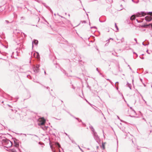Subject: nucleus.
Listing matches in <instances>:
<instances>
[{"instance_id": "f257e3e1", "label": "nucleus", "mask_w": 152, "mask_h": 152, "mask_svg": "<svg viewBox=\"0 0 152 152\" xmlns=\"http://www.w3.org/2000/svg\"><path fill=\"white\" fill-rule=\"evenodd\" d=\"M50 145L53 152H61V150H63L59 143L58 142H53L52 145H51L50 143Z\"/></svg>"}, {"instance_id": "f03ea898", "label": "nucleus", "mask_w": 152, "mask_h": 152, "mask_svg": "<svg viewBox=\"0 0 152 152\" xmlns=\"http://www.w3.org/2000/svg\"><path fill=\"white\" fill-rule=\"evenodd\" d=\"M39 119L38 125L41 126V128L44 130L47 129L48 127L44 126L46 122L45 119L43 117L40 118Z\"/></svg>"}, {"instance_id": "7ed1b4c3", "label": "nucleus", "mask_w": 152, "mask_h": 152, "mask_svg": "<svg viewBox=\"0 0 152 152\" xmlns=\"http://www.w3.org/2000/svg\"><path fill=\"white\" fill-rule=\"evenodd\" d=\"M39 119L38 125L41 126V128L44 130L47 129L48 127L44 126L46 122L45 119L43 117L40 118Z\"/></svg>"}, {"instance_id": "20e7f679", "label": "nucleus", "mask_w": 152, "mask_h": 152, "mask_svg": "<svg viewBox=\"0 0 152 152\" xmlns=\"http://www.w3.org/2000/svg\"><path fill=\"white\" fill-rule=\"evenodd\" d=\"M2 142L4 145H6L7 144H9L10 145L8 146L9 147L11 146L12 145L11 141L7 138L3 139L2 140Z\"/></svg>"}, {"instance_id": "39448f33", "label": "nucleus", "mask_w": 152, "mask_h": 152, "mask_svg": "<svg viewBox=\"0 0 152 152\" xmlns=\"http://www.w3.org/2000/svg\"><path fill=\"white\" fill-rule=\"evenodd\" d=\"M40 65L39 64H37L36 66H34L33 67V69L34 72L37 73L39 71V67Z\"/></svg>"}, {"instance_id": "423d86ee", "label": "nucleus", "mask_w": 152, "mask_h": 152, "mask_svg": "<svg viewBox=\"0 0 152 152\" xmlns=\"http://www.w3.org/2000/svg\"><path fill=\"white\" fill-rule=\"evenodd\" d=\"M146 15V14L145 12H141L137 13L136 14V16L137 17L144 16Z\"/></svg>"}, {"instance_id": "0eeeda50", "label": "nucleus", "mask_w": 152, "mask_h": 152, "mask_svg": "<svg viewBox=\"0 0 152 152\" xmlns=\"http://www.w3.org/2000/svg\"><path fill=\"white\" fill-rule=\"evenodd\" d=\"M14 146L17 149H18L19 147V144L18 142V140L15 138L14 139Z\"/></svg>"}, {"instance_id": "6e6552de", "label": "nucleus", "mask_w": 152, "mask_h": 152, "mask_svg": "<svg viewBox=\"0 0 152 152\" xmlns=\"http://www.w3.org/2000/svg\"><path fill=\"white\" fill-rule=\"evenodd\" d=\"M94 139L96 140L97 142H98L99 140V137L97 135L96 132H94V133H93Z\"/></svg>"}, {"instance_id": "1a4fd4ad", "label": "nucleus", "mask_w": 152, "mask_h": 152, "mask_svg": "<svg viewBox=\"0 0 152 152\" xmlns=\"http://www.w3.org/2000/svg\"><path fill=\"white\" fill-rule=\"evenodd\" d=\"M33 55L35 58H37L38 60H40L39 55L38 52H36L34 53Z\"/></svg>"}, {"instance_id": "9d476101", "label": "nucleus", "mask_w": 152, "mask_h": 152, "mask_svg": "<svg viewBox=\"0 0 152 152\" xmlns=\"http://www.w3.org/2000/svg\"><path fill=\"white\" fill-rule=\"evenodd\" d=\"M145 19L147 21L149 22L152 20V18L151 16L148 15L145 17Z\"/></svg>"}, {"instance_id": "9b49d317", "label": "nucleus", "mask_w": 152, "mask_h": 152, "mask_svg": "<svg viewBox=\"0 0 152 152\" xmlns=\"http://www.w3.org/2000/svg\"><path fill=\"white\" fill-rule=\"evenodd\" d=\"M32 139L36 141L38 140V137L37 135H34L31 138Z\"/></svg>"}, {"instance_id": "f8f14e48", "label": "nucleus", "mask_w": 152, "mask_h": 152, "mask_svg": "<svg viewBox=\"0 0 152 152\" xmlns=\"http://www.w3.org/2000/svg\"><path fill=\"white\" fill-rule=\"evenodd\" d=\"M67 113H69L71 116H72L73 117L75 118V119H77L79 122H81L82 120L80 119L79 118H76L74 116L72 115V114H70L69 113V112H67Z\"/></svg>"}, {"instance_id": "ddd939ff", "label": "nucleus", "mask_w": 152, "mask_h": 152, "mask_svg": "<svg viewBox=\"0 0 152 152\" xmlns=\"http://www.w3.org/2000/svg\"><path fill=\"white\" fill-rule=\"evenodd\" d=\"M143 26L145 28L151 27L152 28V23H150L148 24H145Z\"/></svg>"}, {"instance_id": "4468645a", "label": "nucleus", "mask_w": 152, "mask_h": 152, "mask_svg": "<svg viewBox=\"0 0 152 152\" xmlns=\"http://www.w3.org/2000/svg\"><path fill=\"white\" fill-rule=\"evenodd\" d=\"M38 41L37 40H34L32 42V46L33 47V44H34L35 45H37L38 44Z\"/></svg>"}, {"instance_id": "2eb2a0df", "label": "nucleus", "mask_w": 152, "mask_h": 152, "mask_svg": "<svg viewBox=\"0 0 152 152\" xmlns=\"http://www.w3.org/2000/svg\"><path fill=\"white\" fill-rule=\"evenodd\" d=\"M135 18L136 17L135 15H133L130 17V19L131 20H135Z\"/></svg>"}, {"instance_id": "dca6fc26", "label": "nucleus", "mask_w": 152, "mask_h": 152, "mask_svg": "<svg viewBox=\"0 0 152 152\" xmlns=\"http://www.w3.org/2000/svg\"><path fill=\"white\" fill-rule=\"evenodd\" d=\"M61 71L64 73L65 74V75H66L67 77L69 76L68 75V74L66 72V71L64 70L63 69H62Z\"/></svg>"}, {"instance_id": "f3484780", "label": "nucleus", "mask_w": 152, "mask_h": 152, "mask_svg": "<svg viewBox=\"0 0 152 152\" xmlns=\"http://www.w3.org/2000/svg\"><path fill=\"white\" fill-rule=\"evenodd\" d=\"M118 82H116L115 84V86L117 90L118 89Z\"/></svg>"}, {"instance_id": "a211bd4d", "label": "nucleus", "mask_w": 152, "mask_h": 152, "mask_svg": "<svg viewBox=\"0 0 152 152\" xmlns=\"http://www.w3.org/2000/svg\"><path fill=\"white\" fill-rule=\"evenodd\" d=\"M48 9L50 11L51 13L52 14L53 13V12L52 10L50 9V8L49 7H48Z\"/></svg>"}, {"instance_id": "6ab92c4d", "label": "nucleus", "mask_w": 152, "mask_h": 152, "mask_svg": "<svg viewBox=\"0 0 152 152\" xmlns=\"http://www.w3.org/2000/svg\"><path fill=\"white\" fill-rule=\"evenodd\" d=\"M115 28H116L117 30V31H118V27L117 26L116 24V23H115Z\"/></svg>"}, {"instance_id": "aec40b11", "label": "nucleus", "mask_w": 152, "mask_h": 152, "mask_svg": "<svg viewBox=\"0 0 152 152\" xmlns=\"http://www.w3.org/2000/svg\"><path fill=\"white\" fill-rule=\"evenodd\" d=\"M127 85L128 86L129 88L131 89V84H129L128 83H127Z\"/></svg>"}, {"instance_id": "412c9836", "label": "nucleus", "mask_w": 152, "mask_h": 152, "mask_svg": "<svg viewBox=\"0 0 152 152\" xmlns=\"http://www.w3.org/2000/svg\"><path fill=\"white\" fill-rule=\"evenodd\" d=\"M112 54L113 55L115 56H118L116 55L117 53L115 52L113 53H112Z\"/></svg>"}, {"instance_id": "4be33fe9", "label": "nucleus", "mask_w": 152, "mask_h": 152, "mask_svg": "<svg viewBox=\"0 0 152 152\" xmlns=\"http://www.w3.org/2000/svg\"><path fill=\"white\" fill-rule=\"evenodd\" d=\"M149 43L148 42L146 44H145V43H144L143 42L142 43V45H144V46H146V45H148L149 44Z\"/></svg>"}, {"instance_id": "5701e85b", "label": "nucleus", "mask_w": 152, "mask_h": 152, "mask_svg": "<svg viewBox=\"0 0 152 152\" xmlns=\"http://www.w3.org/2000/svg\"><path fill=\"white\" fill-rule=\"evenodd\" d=\"M136 20L137 21V22L138 23H140V22H142L143 21V20H138L137 19H136Z\"/></svg>"}, {"instance_id": "b1692460", "label": "nucleus", "mask_w": 152, "mask_h": 152, "mask_svg": "<svg viewBox=\"0 0 152 152\" xmlns=\"http://www.w3.org/2000/svg\"><path fill=\"white\" fill-rule=\"evenodd\" d=\"M136 20L137 21V22L138 23H140V22H142L143 21V20H138L137 19H136Z\"/></svg>"}, {"instance_id": "393cba45", "label": "nucleus", "mask_w": 152, "mask_h": 152, "mask_svg": "<svg viewBox=\"0 0 152 152\" xmlns=\"http://www.w3.org/2000/svg\"><path fill=\"white\" fill-rule=\"evenodd\" d=\"M91 131L93 133H92V134L93 133H94L95 132H96L95 131V130H94V128L93 129H92L91 130Z\"/></svg>"}, {"instance_id": "a878e982", "label": "nucleus", "mask_w": 152, "mask_h": 152, "mask_svg": "<svg viewBox=\"0 0 152 152\" xmlns=\"http://www.w3.org/2000/svg\"><path fill=\"white\" fill-rule=\"evenodd\" d=\"M147 14H149L151 16H152V12H148Z\"/></svg>"}, {"instance_id": "bb28decb", "label": "nucleus", "mask_w": 152, "mask_h": 152, "mask_svg": "<svg viewBox=\"0 0 152 152\" xmlns=\"http://www.w3.org/2000/svg\"><path fill=\"white\" fill-rule=\"evenodd\" d=\"M40 145H44V143L41 142H39L38 143Z\"/></svg>"}, {"instance_id": "cd10ccee", "label": "nucleus", "mask_w": 152, "mask_h": 152, "mask_svg": "<svg viewBox=\"0 0 152 152\" xmlns=\"http://www.w3.org/2000/svg\"><path fill=\"white\" fill-rule=\"evenodd\" d=\"M81 22H82V23H86V21L85 20L81 21Z\"/></svg>"}, {"instance_id": "c85d7f7f", "label": "nucleus", "mask_w": 152, "mask_h": 152, "mask_svg": "<svg viewBox=\"0 0 152 152\" xmlns=\"http://www.w3.org/2000/svg\"><path fill=\"white\" fill-rule=\"evenodd\" d=\"M89 128L91 129V130L92 129L94 128L91 125L89 126Z\"/></svg>"}, {"instance_id": "c756f323", "label": "nucleus", "mask_w": 152, "mask_h": 152, "mask_svg": "<svg viewBox=\"0 0 152 152\" xmlns=\"http://www.w3.org/2000/svg\"><path fill=\"white\" fill-rule=\"evenodd\" d=\"M27 77L28 78H29V79H31V76H30V75H27Z\"/></svg>"}, {"instance_id": "7c9ffc66", "label": "nucleus", "mask_w": 152, "mask_h": 152, "mask_svg": "<svg viewBox=\"0 0 152 152\" xmlns=\"http://www.w3.org/2000/svg\"><path fill=\"white\" fill-rule=\"evenodd\" d=\"M5 22V23H6L7 24H8V23H10V22L9 21L7 20H6Z\"/></svg>"}, {"instance_id": "2f4dec72", "label": "nucleus", "mask_w": 152, "mask_h": 152, "mask_svg": "<svg viewBox=\"0 0 152 152\" xmlns=\"http://www.w3.org/2000/svg\"><path fill=\"white\" fill-rule=\"evenodd\" d=\"M71 140V141L72 143L76 144L75 142V141L74 140Z\"/></svg>"}, {"instance_id": "473e14b6", "label": "nucleus", "mask_w": 152, "mask_h": 152, "mask_svg": "<svg viewBox=\"0 0 152 152\" xmlns=\"http://www.w3.org/2000/svg\"><path fill=\"white\" fill-rule=\"evenodd\" d=\"M106 80H108L112 84V82L110 79H106Z\"/></svg>"}, {"instance_id": "72a5a7b5", "label": "nucleus", "mask_w": 152, "mask_h": 152, "mask_svg": "<svg viewBox=\"0 0 152 152\" xmlns=\"http://www.w3.org/2000/svg\"><path fill=\"white\" fill-rule=\"evenodd\" d=\"M121 42H124V38H122L121 39Z\"/></svg>"}, {"instance_id": "f704fd0d", "label": "nucleus", "mask_w": 152, "mask_h": 152, "mask_svg": "<svg viewBox=\"0 0 152 152\" xmlns=\"http://www.w3.org/2000/svg\"><path fill=\"white\" fill-rule=\"evenodd\" d=\"M78 147H79V148L80 149V150L82 152H84L82 150V149H81L80 147L79 146H78Z\"/></svg>"}, {"instance_id": "c9c22d12", "label": "nucleus", "mask_w": 152, "mask_h": 152, "mask_svg": "<svg viewBox=\"0 0 152 152\" xmlns=\"http://www.w3.org/2000/svg\"><path fill=\"white\" fill-rule=\"evenodd\" d=\"M44 5L45 7H46V8H47L48 9V7H48V6L46 5V4H44Z\"/></svg>"}, {"instance_id": "e433bc0d", "label": "nucleus", "mask_w": 152, "mask_h": 152, "mask_svg": "<svg viewBox=\"0 0 152 152\" xmlns=\"http://www.w3.org/2000/svg\"><path fill=\"white\" fill-rule=\"evenodd\" d=\"M141 96L142 97V99H143V101H145V103H146V101H145L144 100V99H143V97L141 95Z\"/></svg>"}, {"instance_id": "4c0bfd02", "label": "nucleus", "mask_w": 152, "mask_h": 152, "mask_svg": "<svg viewBox=\"0 0 152 152\" xmlns=\"http://www.w3.org/2000/svg\"><path fill=\"white\" fill-rule=\"evenodd\" d=\"M134 40L137 43H137V39L136 38H134Z\"/></svg>"}, {"instance_id": "58836bf2", "label": "nucleus", "mask_w": 152, "mask_h": 152, "mask_svg": "<svg viewBox=\"0 0 152 152\" xmlns=\"http://www.w3.org/2000/svg\"><path fill=\"white\" fill-rule=\"evenodd\" d=\"M95 28V29H96V27H95V26L92 27H91V28Z\"/></svg>"}, {"instance_id": "ea45409f", "label": "nucleus", "mask_w": 152, "mask_h": 152, "mask_svg": "<svg viewBox=\"0 0 152 152\" xmlns=\"http://www.w3.org/2000/svg\"><path fill=\"white\" fill-rule=\"evenodd\" d=\"M57 15H58L59 16H60V17H61V18H64L63 17H62V16H60V15H59L58 13H57Z\"/></svg>"}, {"instance_id": "a19ab883", "label": "nucleus", "mask_w": 152, "mask_h": 152, "mask_svg": "<svg viewBox=\"0 0 152 152\" xmlns=\"http://www.w3.org/2000/svg\"><path fill=\"white\" fill-rule=\"evenodd\" d=\"M19 46H20L21 45V44L20 43H18L17 44Z\"/></svg>"}, {"instance_id": "79ce46f5", "label": "nucleus", "mask_w": 152, "mask_h": 152, "mask_svg": "<svg viewBox=\"0 0 152 152\" xmlns=\"http://www.w3.org/2000/svg\"><path fill=\"white\" fill-rule=\"evenodd\" d=\"M102 147L103 148H104V146L103 144H102Z\"/></svg>"}, {"instance_id": "37998d69", "label": "nucleus", "mask_w": 152, "mask_h": 152, "mask_svg": "<svg viewBox=\"0 0 152 152\" xmlns=\"http://www.w3.org/2000/svg\"><path fill=\"white\" fill-rule=\"evenodd\" d=\"M146 52L148 53V54H150V53L148 52V50H147L146 51Z\"/></svg>"}, {"instance_id": "c03bdc74", "label": "nucleus", "mask_w": 152, "mask_h": 152, "mask_svg": "<svg viewBox=\"0 0 152 152\" xmlns=\"http://www.w3.org/2000/svg\"><path fill=\"white\" fill-rule=\"evenodd\" d=\"M96 70L97 71L99 72V71L98 70V68H96Z\"/></svg>"}, {"instance_id": "a18cd8bd", "label": "nucleus", "mask_w": 152, "mask_h": 152, "mask_svg": "<svg viewBox=\"0 0 152 152\" xmlns=\"http://www.w3.org/2000/svg\"><path fill=\"white\" fill-rule=\"evenodd\" d=\"M23 34L24 35V36L25 37L26 36V35L24 33H23Z\"/></svg>"}, {"instance_id": "49530a36", "label": "nucleus", "mask_w": 152, "mask_h": 152, "mask_svg": "<svg viewBox=\"0 0 152 152\" xmlns=\"http://www.w3.org/2000/svg\"><path fill=\"white\" fill-rule=\"evenodd\" d=\"M46 88H47V89H49V88L48 87H46Z\"/></svg>"}, {"instance_id": "de8ad7c7", "label": "nucleus", "mask_w": 152, "mask_h": 152, "mask_svg": "<svg viewBox=\"0 0 152 152\" xmlns=\"http://www.w3.org/2000/svg\"><path fill=\"white\" fill-rule=\"evenodd\" d=\"M21 18H23V19H24V18H24V17H21Z\"/></svg>"}, {"instance_id": "09e8293b", "label": "nucleus", "mask_w": 152, "mask_h": 152, "mask_svg": "<svg viewBox=\"0 0 152 152\" xmlns=\"http://www.w3.org/2000/svg\"><path fill=\"white\" fill-rule=\"evenodd\" d=\"M9 145V144H7V145H7V146L8 147V146Z\"/></svg>"}, {"instance_id": "8fccbe9b", "label": "nucleus", "mask_w": 152, "mask_h": 152, "mask_svg": "<svg viewBox=\"0 0 152 152\" xmlns=\"http://www.w3.org/2000/svg\"><path fill=\"white\" fill-rule=\"evenodd\" d=\"M134 54H136V55H137V56H137V53H135V52H134Z\"/></svg>"}, {"instance_id": "3c124183", "label": "nucleus", "mask_w": 152, "mask_h": 152, "mask_svg": "<svg viewBox=\"0 0 152 152\" xmlns=\"http://www.w3.org/2000/svg\"><path fill=\"white\" fill-rule=\"evenodd\" d=\"M141 58L142 59H144V57H142V58Z\"/></svg>"}, {"instance_id": "603ef678", "label": "nucleus", "mask_w": 152, "mask_h": 152, "mask_svg": "<svg viewBox=\"0 0 152 152\" xmlns=\"http://www.w3.org/2000/svg\"><path fill=\"white\" fill-rule=\"evenodd\" d=\"M79 0L80 1V3L82 5L81 1V0Z\"/></svg>"}, {"instance_id": "864d4df0", "label": "nucleus", "mask_w": 152, "mask_h": 152, "mask_svg": "<svg viewBox=\"0 0 152 152\" xmlns=\"http://www.w3.org/2000/svg\"><path fill=\"white\" fill-rule=\"evenodd\" d=\"M65 134H66V135H67V136H68V137H69V135H67V134L66 133H65Z\"/></svg>"}, {"instance_id": "5fc2aeb1", "label": "nucleus", "mask_w": 152, "mask_h": 152, "mask_svg": "<svg viewBox=\"0 0 152 152\" xmlns=\"http://www.w3.org/2000/svg\"><path fill=\"white\" fill-rule=\"evenodd\" d=\"M150 35H151V36L152 37V33L150 34Z\"/></svg>"}, {"instance_id": "6e6d98bb", "label": "nucleus", "mask_w": 152, "mask_h": 152, "mask_svg": "<svg viewBox=\"0 0 152 152\" xmlns=\"http://www.w3.org/2000/svg\"><path fill=\"white\" fill-rule=\"evenodd\" d=\"M8 106L10 107H11V106L9 105H8Z\"/></svg>"}, {"instance_id": "4d7b16f0", "label": "nucleus", "mask_w": 152, "mask_h": 152, "mask_svg": "<svg viewBox=\"0 0 152 152\" xmlns=\"http://www.w3.org/2000/svg\"><path fill=\"white\" fill-rule=\"evenodd\" d=\"M73 88L74 89H75V87L74 86H73Z\"/></svg>"}, {"instance_id": "13d9d810", "label": "nucleus", "mask_w": 152, "mask_h": 152, "mask_svg": "<svg viewBox=\"0 0 152 152\" xmlns=\"http://www.w3.org/2000/svg\"><path fill=\"white\" fill-rule=\"evenodd\" d=\"M44 73H45V74H46V72L45 71H44Z\"/></svg>"}, {"instance_id": "bf43d9fd", "label": "nucleus", "mask_w": 152, "mask_h": 152, "mask_svg": "<svg viewBox=\"0 0 152 152\" xmlns=\"http://www.w3.org/2000/svg\"><path fill=\"white\" fill-rule=\"evenodd\" d=\"M140 80L141 81H142V79H140Z\"/></svg>"}, {"instance_id": "052dcab7", "label": "nucleus", "mask_w": 152, "mask_h": 152, "mask_svg": "<svg viewBox=\"0 0 152 152\" xmlns=\"http://www.w3.org/2000/svg\"><path fill=\"white\" fill-rule=\"evenodd\" d=\"M54 15L55 16H56V13H54Z\"/></svg>"}, {"instance_id": "680f3d73", "label": "nucleus", "mask_w": 152, "mask_h": 152, "mask_svg": "<svg viewBox=\"0 0 152 152\" xmlns=\"http://www.w3.org/2000/svg\"><path fill=\"white\" fill-rule=\"evenodd\" d=\"M11 110L12 111H13V110L12 109H11Z\"/></svg>"}, {"instance_id": "e2e57ef3", "label": "nucleus", "mask_w": 152, "mask_h": 152, "mask_svg": "<svg viewBox=\"0 0 152 152\" xmlns=\"http://www.w3.org/2000/svg\"><path fill=\"white\" fill-rule=\"evenodd\" d=\"M132 1L133 2H134V0H132Z\"/></svg>"}, {"instance_id": "0e129e2a", "label": "nucleus", "mask_w": 152, "mask_h": 152, "mask_svg": "<svg viewBox=\"0 0 152 152\" xmlns=\"http://www.w3.org/2000/svg\"><path fill=\"white\" fill-rule=\"evenodd\" d=\"M117 117H118V119H119V117L118 116H117Z\"/></svg>"}, {"instance_id": "69168bd1", "label": "nucleus", "mask_w": 152, "mask_h": 152, "mask_svg": "<svg viewBox=\"0 0 152 152\" xmlns=\"http://www.w3.org/2000/svg\"><path fill=\"white\" fill-rule=\"evenodd\" d=\"M143 120H144L145 121V119H144V118H143Z\"/></svg>"}, {"instance_id": "338daca9", "label": "nucleus", "mask_w": 152, "mask_h": 152, "mask_svg": "<svg viewBox=\"0 0 152 152\" xmlns=\"http://www.w3.org/2000/svg\"><path fill=\"white\" fill-rule=\"evenodd\" d=\"M99 148V147H98V146H97V148Z\"/></svg>"}, {"instance_id": "774afa93", "label": "nucleus", "mask_w": 152, "mask_h": 152, "mask_svg": "<svg viewBox=\"0 0 152 152\" xmlns=\"http://www.w3.org/2000/svg\"><path fill=\"white\" fill-rule=\"evenodd\" d=\"M83 10H85L84 8L83 9Z\"/></svg>"}]
</instances>
